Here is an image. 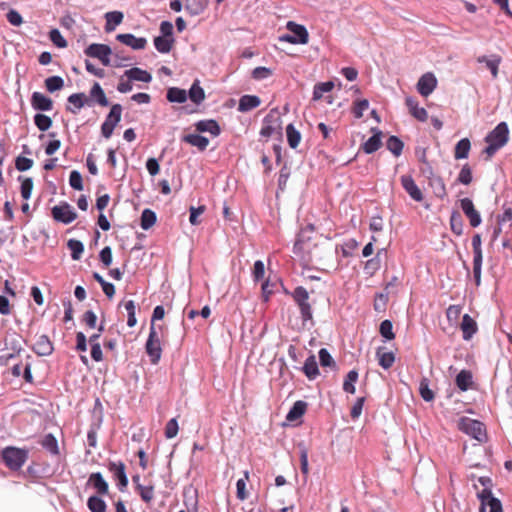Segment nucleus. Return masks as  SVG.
I'll return each instance as SVG.
<instances>
[{
    "label": "nucleus",
    "mask_w": 512,
    "mask_h": 512,
    "mask_svg": "<svg viewBox=\"0 0 512 512\" xmlns=\"http://www.w3.org/2000/svg\"><path fill=\"white\" fill-rule=\"evenodd\" d=\"M509 130L505 122L499 123L488 135L485 137L487 147L484 149L486 158L490 159L500 148L508 142Z\"/></svg>",
    "instance_id": "f257e3e1"
},
{
    "label": "nucleus",
    "mask_w": 512,
    "mask_h": 512,
    "mask_svg": "<svg viewBox=\"0 0 512 512\" xmlns=\"http://www.w3.org/2000/svg\"><path fill=\"white\" fill-rule=\"evenodd\" d=\"M291 297L300 311L302 321L305 323L312 320V301L308 291L302 286H297L291 292Z\"/></svg>",
    "instance_id": "f03ea898"
},
{
    "label": "nucleus",
    "mask_w": 512,
    "mask_h": 512,
    "mask_svg": "<svg viewBox=\"0 0 512 512\" xmlns=\"http://www.w3.org/2000/svg\"><path fill=\"white\" fill-rule=\"evenodd\" d=\"M315 248H317V244L309 236H306L305 232H301L294 244L293 252L304 264L308 265L313 260V250Z\"/></svg>",
    "instance_id": "7ed1b4c3"
},
{
    "label": "nucleus",
    "mask_w": 512,
    "mask_h": 512,
    "mask_svg": "<svg viewBox=\"0 0 512 512\" xmlns=\"http://www.w3.org/2000/svg\"><path fill=\"white\" fill-rule=\"evenodd\" d=\"M457 427L460 431L479 442H483L486 438L485 426L478 420L464 416L458 420Z\"/></svg>",
    "instance_id": "20e7f679"
},
{
    "label": "nucleus",
    "mask_w": 512,
    "mask_h": 512,
    "mask_svg": "<svg viewBox=\"0 0 512 512\" xmlns=\"http://www.w3.org/2000/svg\"><path fill=\"white\" fill-rule=\"evenodd\" d=\"M286 28L292 34H286L280 37V40L290 44H307L309 41V33L305 26L289 21Z\"/></svg>",
    "instance_id": "39448f33"
},
{
    "label": "nucleus",
    "mask_w": 512,
    "mask_h": 512,
    "mask_svg": "<svg viewBox=\"0 0 512 512\" xmlns=\"http://www.w3.org/2000/svg\"><path fill=\"white\" fill-rule=\"evenodd\" d=\"M146 353L150 357L152 364H157L161 358L162 348L158 332L154 325H151L148 340L146 342Z\"/></svg>",
    "instance_id": "423d86ee"
},
{
    "label": "nucleus",
    "mask_w": 512,
    "mask_h": 512,
    "mask_svg": "<svg viewBox=\"0 0 512 512\" xmlns=\"http://www.w3.org/2000/svg\"><path fill=\"white\" fill-rule=\"evenodd\" d=\"M2 458L10 469H19L27 459V452L15 447H7L2 452Z\"/></svg>",
    "instance_id": "0eeeda50"
},
{
    "label": "nucleus",
    "mask_w": 512,
    "mask_h": 512,
    "mask_svg": "<svg viewBox=\"0 0 512 512\" xmlns=\"http://www.w3.org/2000/svg\"><path fill=\"white\" fill-rule=\"evenodd\" d=\"M122 106L120 104H114L111 107L106 120L101 126V133L105 138H110L114 128L121 120Z\"/></svg>",
    "instance_id": "6e6552de"
},
{
    "label": "nucleus",
    "mask_w": 512,
    "mask_h": 512,
    "mask_svg": "<svg viewBox=\"0 0 512 512\" xmlns=\"http://www.w3.org/2000/svg\"><path fill=\"white\" fill-rule=\"evenodd\" d=\"M472 247L474 253L473 259V274L475 284L477 286L481 283V266H482V249H481V237L479 234H475L472 237Z\"/></svg>",
    "instance_id": "1a4fd4ad"
},
{
    "label": "nucleus",
    "mask_w": 512,
    "mask_h": 512,
    "mask_svg": "<svg viewBox=\"0 0 512 512\" xmlns=\"http://www.w3.org/2000/svg\"><path fill=\"white\" fill-rule=\"evenodd\" d=\"M111 53V48L106 44L93 43L85 49L87 56L99 59L104 66L110 65L109 56Z\"/></svg>",
    "instance_id": "9d476101"
},
{
    "label": "nucleus",
    "mask_w": 512,
    "mask_h": 512,
    "mask_svg": "<svg viewBox=\"0 0 512 512\" xmlns=\"http://www.w3.org/2000/svg\"><path fill=\"white\" fill-rule=\"evenodd\" d=\"M52 215L55 220L62 222L64 224L71 223L77 217L76 212L67 203H63V204L53 207Z\"/></svg>",
    "instance_id": "9b49d317"
},
{
    "label": "nucleus",
    "mask_w": 512,
    "mask_h": 512,
    "mask_svg": "<svg viewBox=\"0 0 512 512\" xmlns=\"http://www.w3.org/2000/svg\"><path fill=\"white\" fill-rule=\"evenodd\" d=\"M125 464L119 462H109L108 470L113 474L114 479L117 481V485L120 491H124L128 485V478L125 471Z\"/></svg>",
    "instance_id": "f8f14e48"
},
{
    "label": "nucleus",
    "mask_w": 512,
    "mask_h": 512,
    "mask_svg": "<svg viewBox=\"0 0 512 512\" xmlns=\"http://www.w3.org/2000/svg\"><path fill=\"white\" fill-rule=\"evenodd\" d=\"M37 442L51 456L58 457L60 455L58 441L53 433L40 434Z\"/></svg>",
    "instance_id": "ddd939ff"
},
{
    "label": "nucleus",
    "mask_w": 512,
    "mask_h": 512,
    "mask_svg": "<svg viewBox=\"0 0 512 512\" xmlns=\"http://www.w3.org/2000/svg\"><path fill=\"white\" fill-rule=\"evenodd\" d=\"M437 79L431 72L423 74L417 82V91L424 97H428L437 87Z\"/></svg>",
    "instance_id": "4468645a"
},
{
    "label": "nucleus",
    "mask_w": 512,
    "mask_h": 512,
    "mask_svg": "<svg viewBox=\"0 0 512 512\" xmlns=\"http://www.w3.org/2000/svg\"><path fill=\"white\" fill-rule=\"evenodd\" d=\"M460 206L463 213L468 218L469 224L474 228L478 227L481 224V216L476 210L473 201L470 198H463L460 200Z\"/></svg>",
    "instance_id": "2eb2a0df"
},
{
    "label": "nucleus",
    "mask_w": 512,
    "mask_h": 512,
    "mask_svg": "<svg viewBox=\"0 0 512 512\" xmlns=\"http://www.w3.org/2000/svg\"><path fill=\"white\" fill-rule=\"evenodd\" d=\"M402 187L409 194V196L417 201L421 202L423 200V193L415 183L414 179L410 175H402L400 178Z\"/></svg>",
    "instance_id": "dca6fc26"
},
{
    "label": "nucleus",
    "mask_w": 512,
    "mask_h": 512,
    "mask_svg": "<svg viewBox=\"0 0 512 512\" xmlns=\"http://www.w3.org/2000/svg\"><path fill=\"white\" fill-rule=\"evenodd\" d=\"M116 39L121 42L122 44H125L129 47H131L134 50H141L144 49L147 45V40L144 37H135L133 34L125 33V34H118L116 36Z\"/></svg>",
    "instance_id": "f3484780"
},
{
    "label": "nucleus",
    "mask_w": 512,
    "mask_h": 512,
    "mask_svg": "<svg viewBox=\"0 0 512 512\" xmlns=\"http://www.w3.org/2000/svg\"><path fill=\"white\" fill-rule=\"evenodd\" d=\"M460 329L463 334V339L468 341L477 333L478 325L469 314H464L460 324Z\"/></svg>",
    "instance_id": "a211bd4d"
},
{
    "label": "nucleus",
    "mask_w": 512,
    "mask_h": 512,
    "mask_svg": "<svg viewBox=\"0 0 512 512\" xmlns=\"http://www.w3.org/2000/svg\"><path fill=\"white\" fill-rule=\"evenodd\" d=\"M409 113L421 122L428 119V113L425 108L418 106V101L414 97H407L405 100Z\"/></svg>",
    "instance_id": "6ab92c4d"
},
{
    "label": "nucleus",
    "mask_w": 512,
    "mask_h": 512,
    "mask_svg": "<svg viewBox=\"0 0 512 512\" xmlns=\"http://www.w3.org/2000/svg\"><path fill=\"white\" fill-rule=\"evenodd\" d=\"M478 63H485L486 67L490 70L491 75L494 79L498 77L499 66L502 62L500 55L494 54L490 58L487 56H479L477 58Z\"/></svg>",
    "instance_id": "aec40b11"
},
{
    "label": "nucleus",
    "mask_w": 512,
    "mask_h": 512,
    "mask_svg": "<svg viewBox=\"0 0 512 512\" xmlns=\"http://www.w3.org/2000/svg\"><path fill=\"white\" fill-rule=\"evenodd\" d=\"M88 484L92 485L99 495H106L109 490L108 483L100 472L92 473L89 476Z\"/></svg>",
    "instance_id": "412c9836"
},
{
    "label": "nucleus",
    "mask_w": 512,
    "mask_h": 512,
    "mask_svg": "<svg viewBox=\"0 0 512 512\" xmlns=\"http://www.w3.org/2000/svg\"><path fill=\"white\" fill-rule=\"evenodd\" d=\"M261 104V99L256 95H243L239 99L238 111L248 112L251 111Z\"/></svg>",
    "instance_id": "4be33fe9"
},
{
    "label": "nucleus",
    "mask_w": 512,
    "mask_h": 512,
    "mask_svg": "<svg viewBox=\"0 0 512 512\" xmlns=\"http://www.w3.org/2000/svg\"><path fill=\"white\" fill-rule=\"evenodd\" d=\"M372 131L375 133L362 145L363 151L367 154L374 153L382 145V141H381L382 132L377 129H372Z\"/></svg>",
    "instance_id": "5701e85b"
},
{
    "label": "nucleus",
    "mask_w": 512,
    "mask_h": 512,
    "mask_svg": "<svg viewBox=\"0 0 512 512\" xmlns=\"http://www.w3.org/2000/svg\"><path fill=\"white\" fill-rule=\"evenodd\" d=\"M53 344L50 341V339L42 335L38 338L36 342V347H34V353H36L39 356H47L50 355L53 352Z\"/></svg>",
    "instance_id": "b1692460"
},
{
    "label": "nucleus",
    "mask_w": 512,
    "mask_h": 512,
    "mask_svg": "<svg viewBox=\"0 0 512 512\" xmlns=\"http://www.w3.org/2000/svg\"><path fill=\"white\" fill-rule=\"evenodd\" d=\"M195 127L198 132H209L213 136H218L221 131L219 124L213 119L198 121Z\"/></svg>",
    "instance_id": "393cba45"
},
{
    "label": "nucleus",
    "mask_w": 512,
    "mask_h": 512,
    "mask_svg": "<svg viewBox=\"0 0 512 512\" xmlns=\"http://www.w3.org/2000/svg\"><path fill=\"white\" fill-rule=\"evenodd\" d=\"M182 140L192 146L204 151L209 145V139L199 134H188L183 136Z\"/></svg>",
    "instance_id": "a878e982"
},
{
    "label": "nucleus",
    "mask_w": 512,
    "mask_h": 512,
    "mask_svg": "<svg viewBox=\"0 0 512 512\" xmlns=\"http://www.w3.org/2000/svg\"><path fill=\"white\" fill-rule=\"evenodd\" d=\"M303 372L310 380H314L319 375V369L315 355H310L306 359L303 366Z\"/></svg>",
    "instance_id": "bb28decb"
},
{
    "label": "nucleus",
    "mask_w": 512,
    "mask_h": 512,
    "mask_svg": "<svg viewBox=\"0 0 512 512\" xmlns=\"http://www.w3.org/2000/svg\"><path fill=\"white\" fill-rule=\"evenodd\" d=\"M125 76H127L129 80L141 81L146 83L152 80V76L149 72L137 67L126 70Z\"/></svg>",
    "instance_id": "cd10ccee"
},
{
    "label": "nucleus",
    "mask_w": 512,
    "mask_h": 512,
    "mask_svg": "<svg viewBox=\"0 0 512 512\" xmlns=\"http://www.w3.org/2000/svg\"><path fill=\"white\" fill-rule=\"evenodd\" d=\"M18 180L22 182L21 196L25 201H27L31 195L32 181L30 178L22 179V177H19ZM21 209L24 213H27L30 209L28 202H24L21 206Z\"/></svg>",
    "instance_id": "c85d7f7f"
},
{
    "label": "nucleus",
    "mask_w": 512,
    "mask_h": 512,
    "mask_svg": "<svg viewBox=\"0 0 512 512\" xmlns=\"http://www.w3.org/2000/svg\"><path fill=\"white\" fill-rule=\"evenodd\" d=\"M376 356L379 361V365L384 369H389L395 362V355L392 352L384 351L383 347H379L376 352Z\"/></svg>",
    "instance_id": "c756f323"
},
{
    "label": "nucleus",
    "mask_w": 512,
    "mask_h": 512,
    "mask_svg": "<svg viewBox=\"0 0 512 512\" xmlns=\"http://www.w3.org/2000/svg\"><path fill=\"white\" fill-rule=\"evenodd\" d=\"M53 108V101L51 98L42 93L34 92V109L41 111H50Z\"/></svg>",
    "instance_id": "7c9ffc66"
},
{
    "label": "nucleus",
    "mask_w": 512,
    "mask_h": 512,
    "mask_svg": "<svg viewBox=\"0 0 512 512\" xmlns=\"http://www.w3.org/2000/svg\"><path fill=\"white\" fill-rule=\"evenodd\" d=\"M455 382L461 391H467L472 384V373L469 370H461L457 374Z\"/></svg>",
    "instance_id": "2f4dec72"
},
{
    "label": "nucleus",
    "mask_w": 512,
    "mask_h": 512,
    "mask_svg": "<svg viewBox=\"0 0 512 512\" xmlns=\"http://www.w3.org/2000/svg\"><path fill=\"white\" fill-rule=\"evenodd\" d=\"M105 18H106L105 30L107 32H111L115 29V27L117 25H119L122 22L123 13L120 11L107 12L105 14Z\"/></svg>",
    "instance_id": "473e14b6"
},
{
    "label": "nucleus",
    "mask_w": 512,
    "mask_h": 512,
    "mask_svg": "<svg viewBox=\"0 0 512 512\" xmlns=\"http://www.w3.org/2000/svg\"><path fill=\"white\" fill-rule=\"evenodd\" d=\"M87 99L84 93H75L68 97V103L73 105L74 108L67 107V110L76 114L86 103Z\"/></svg>",
    "instance_id": "72a5a7b5"
},
{
    "label": "nucleus",
    "mask_w": 512,
    "mask_h": 512,
    "mask_svg": "<svg viewBox=\"0 0 512 512\" xmlns=\"http://www.w3.org/2000/svg\"><path fill=\"white\" fill-rule=\"evenodd\" d=\"M334 86L335 85H334L333 81L317 83L313 89V100L314 101L320 100L325 93L331 92L333 90Z\"/></svg>",
    "instance_id": "f704fd0d"
},
{
    "label": "nucleus",
    "mask_w": 512,
    "mask_h": 512,
    "mask_svg": "<svg viewBox=\"0 0 512 512\" xmlns=\"http://www.w3.org/2000/svg\"><path fill=\"white\" fill-rule=\"evenodd\" d=\"M166 98L169 102L184 103L187 100V92L184 89L171 87L167 91Z\"/></svg>",
    "instance_id": "c9c22d12"
},
{
    "label": "nucleus",
    "mask_w": 512,
    "mask_h": 512,
    "mask_svg": "<svg viewBox=\"0 0 512 512\" xmlns=\"http://www.w3.org/2000/svg\"><path fill=\"white\" fill-rule=\"evenodd\" d=\"M471 144L469 139H461L455 146L454 157L455 159H465L468 157Z\"/></svg>",
    "instance_id": "e433bc0d"
},
{
    "label": "nucleus",
    "mask_w": 512,
    "mask_h": 512,
    "mask_svg": "<svg viewBox=\"0 0 512 512\" xmlns=\"http://www.w3.org/2000/svg\"><path fill=\"white\" fill-rule=\"evenodd\" d=\"M189 98L195 104H200L205 99V92L203 88L199 85V81L196 80L190 90H189Z\"/></svg>",
    "instance_id": "4c0bfd02"
},
{
    "label": "nucleus",
    "mask_w": 512,
    "mask_h": 512,
    "mask_svg": "<svg viewBox=\"0 0 512 512\" xmlns=\"http://www.w3.org/2000/svg\"><path fill=\"white\" fill-rule=\"evenodd\" d=\"M286 135H287V141H288L289 146L293 149L298 147V145L301 141V134L298 130L295 129L293 124L287 125Z\"/></svg>",
    "instance_id": "58836bf2"
},
{
    "label": "nucleus",
    "mask_w": 512,
    "mask_h": 512,
    "mask_svg": "<svg viewBox=\"0 0 512 512\" xmlns=\"http://www.w3.org/2000/svg\"><path fill=\"white\" fill-rule=\"evenodd\" d=\"M174 40L165 36H158L154 39V45L160 53H169Z\"/></svg>",
    "instance_id": "ea45409f"
},
{
    "label": "nucleus",
    "mask_w": 512,
    "mask_h": 512,
    "mask_svg": "<svg viewBox=\"0 0 512 512\" xmlns=\"http://www.w3.org/2000/svg\"><path fill=\"white\" fill-rule=\"evenodd\" d=\"M387 149L396 157L400 156L403 150V142L397 136H390L386 142Z\"/></svg>",
    "instance_id": "a19ab883"
},
{
    "label": "nucleus",
    "mask_w": 512,
    "mask_h": 512,
    "mask_svg": "<svg viewBox=\"0 0 512 512\" xmlns=\"http://www.w3.org/2000/svg\"><path fill=\"white\" fill-rule=\"evenodd\" d=\"M87 506L91 512H106L107 508L105 501L98 496L89 497Z\"/></svg>",
    "instance_id": "79ce46f5"
},
{
    "label": "nucleus",
    "mask_w": 512,
    "mask_h": 512,
    "mask_svg": "<svg viewBox=\"0 0 512 512\" xmlns=\"http://www.w3.org/2000/svg\"><path fill=\"white\" fill-rule=\"evenodd\" d=\"M156 223V214L150 209L143 210L141 214V228L150 229Z\"/></svg>",
    "instance_id": "37998d69"
},
{
    "label": "nucleus",
    "mask_w": 512,
    "mask_h": 512,
    "mask_svg": "<svg viewBox=\"0 0 512 512\" xmlns=\"http://www.w3.org/2000/svg\"><path fill=\"white\" fill-rule=\"evenodd\" d=\"M358 380V372L356 370H351L346 375V378L343 383V390L347 393L354 394L355 393V386L354 384Z\"/></svg>",
    "instance_id": "c03bdc74"
},
{
    "label": "nucleus",
    "mask_w": 512,
    "mask_h": 512,
    "mask_svg": "<svg viewBox=\"0 0 512 512\" xmlns=\"http://www.w3.org/2000/svg\"><path fill=\"white\" fill-rule=\"evenodd\" d=\"M45 87L48 92L53 93L64 87V80L60 76H51L45 80Z\"/></svg>",
    "instance_id": "a18cd8bd"
},
{
    "label": "nucleus",
    "mask_w": 512,
    "mask_h": 512,
    "mask_svg": "<svg viewBox=\"0 0 512 512\" xmlns=\"http://www.w3.org/2000/svg\"><path fill=\"white\" fill-rule=\"evenodd\" d=\"M305 410H306V403L302 402V401H297L293 405L291 410L288 412L286 418L289 421H294V420L300 418L305 413Z\"/></svg>",
    "instance_id": "49530a36"
},
{
    "label": "nucleus",
    "mask_w": 512,
    "mask_h": 512,
    "mask_svg": "<svg viewBox=\"0 0 512 512\" xmlns=\"http://www.w3.org/2000/svg\"><path fill=\"white\" fill-rule=\"evenodd\" d=\"M67 246L71 251L72 259L79 260L84 251V246L82 242L76 239H70L67 243Z\"/></svg>",
    "instance_id": "de8ad7c7"
},
{
    "label": "nucleus",
    "mask_w": 512,
    "mask_h": 512,
    "mask_svg": "<svg viewBox=\"0 0 512 512\" xmlns=\"http://www.w3.org/2000/svg\"><path fill=\"white\" fill-rule=\"evenodd\" d=\"M451 230L456 235H461L463 232V222L459 212L454 211L450 217Z\"/></svg>",
    "instance_id": "09e8293b"
},
{
    "label": "nucleus",
    "mask_w": 512,
    "mask_h": 512,
    "mask_svg": "<svg viewBox=\"0 0 512 512\" xmlns=\"http://www.w3.org/2000/svg\"><path fill=\"white\" fill-rule=\"evenodd\" d=\"M142 501L145 503H150L154 498V486L153 485H138V490H136Z\"/></svg>",
    "instance_id": "8fccbe9b"
},
{
    "label": "nucleus",
    "mask_w": 512,
    "mask_h": 512,
    "mask_svg": "<svg viewBox=\"0 0 512 512\" xmlns=\"http://www.w3.org/2000/svg\"><path fill=\"white\" fill-rule=\"evenodd\" d=\"M249 479V472L245 471L244 478L239 479L236 483L237 488V498L239 500H245L248 497V492L246 490V481Z\"/></svg>",
    "instance_id": "3c124183"
},
{
    "label": "nucleus",
    "mask_w": 512,
    "mask_h": 512,
    "mask_svg": "<svg viewBox=\"0 0 512 512\" xmlns=\"http://www.w3.org/2000/svg\"><path fill=\"white\" fill-rule=\"evenodd\" d=\"M34 124L41 130L46 131L52 125V120L49 116L44 114L34 115Z\"/></svg>",
    "instance_id": "603ef678"
},
{
    "label": "nucleus",
    "mask_w": 512,
    "mask_h": 512,
    "mask_svg": "<svg viewBox=\"0 0 512 512\" xmlns=\"http://www.w3.org/2000/svg\"><path fill=\"white\" fill-rule=\"evenodd\" d=\"M91 96L97 100L101 106H107L108 100L101 86L95 83L91 89Z\"/></svg>",
    "instance_id": "864d4df0"
},
{
    "label": "nucleus",
    "mask_w": 512,
    "mask_h": 512,
    "mask_svg": "<svg viewBox=\"0 0 512 512\" xmlns=\"http://www.w3.org/2000/svg\"><path fill=\"white\" fill-rule=\"evenodd\" d=\"M379 332L387 340H393L395 338L393 325L390 320H384L381 322Z\"/></svg>",
    "instance_id": "5fc2aeb1"
},
{
    "label": "nucleus",
    "mask_w": 512,
    "mask_h": 512,
    "mask_svg": "<svg viewBox=\"0 0 512 512\" xmlns=\"http://www.w3.org/2000/svg\"><path fill=\"white\" fill-rule=\"evenodd\" d=\"M49 38L52 41V43L58 48H66L68 45L67 41L61 35L58 29H52L49 32Z\"/></svg>",
    "instance_id": "6e6d98bb"
},
{
    "label": "nucleus",
    "mask_w": 512,
    "mask_h": 512,
    "mask_svg": "<svg viewBox=\"0 0 512 512\" xmlns=\"http://www.w3.org/2000/svg\"><path fill=\"white\" fill-rule=\"evenodd\" d=\"M419 392H420V395L423 398V400H425L426 402H430V401L434 400L435 395H434L433 391L429 388L427 379L421 380L420 386H419Z\"/></svg>",
    "instance_id": "4d7b16f0"
},
{
    "label": "nucleus",
    "mask_w": 512,
    "mask_h": 512,
    "mask_svg": "<svg viewBox=\"0 0 512 512\" xmlns=\"http://www.w3.org/2000/svg\"><path fill=\"white\" fill-rule=\"evenodd\" d=\"M369 107V102L366 99L358 100L354 103L352 108V113L355 118L360 119L363 117L364 111H366Z\"/></svg>",
    "instance_id": "13d9d810"
},
{
    "label": "nucleus",
    "mask_w": 512,
    "mask_h": 512,
    "mask_svg": "<svg viewBox=\"0 0 512 512\" xmlns=\"http://www.w3.org/2000/svg\"><path fill=\"white\" fill-rule=\"evenodd\" d=\"M185 9L192 15H198L205 9V4L198 0H187Z\"/></svg>",
    "instance_id": "bf43d9fd"
},
{
    "label": "nucleus",
    "mask_w": 512,
    "mask_h": 512,
    "mask_svg": "<svg viewBox=\"0 0 512 512\" xmlns=\"http://www.w3.org/2000/svg\"><path fill=\"white\" fill-rule=\"evenodd\" d=\"M69 184L70 186L75 189V190H78V191H81L83 190V179H82V175L77 171V170H73L71 173H70V176H69Z\"/></svg>",
    "instance_id": "052dcab7"
},
{
    "label": "nucleus",
    "mask_w": 512,
    "mask_h": 512,
    "mask_svg": "<svg viewBox=\"0 0 512 512\" xmlns=\"http://www.w3.org/2000/svg\"><path fill=\"white\" fill-rule=\"evenodd\" d=\"M179 431V426L176 418L170 419L165 426V437L168 439H172L177 436Z\"/></svg>",
    "instance_id": "680f3d73"
},
{
    "label": "nucleus",
    "mask_w": 512,
    "mask_h": 512,
    "mask_svg": "<svg viewBox=\"0 0 512 512\" xmlns=\"http://www.w3.org/2000/svg\"><path fill=\"white\" fill-rule=\"evenodd\" d=\"M272 74H273V71L270 68L260 66V67H256L255 69H253L252 78L254 80L260 81V80L269 78L270 76H272Z\"/></svg>",
    "instance_id": "e2e57ef3"
},
{
    "label": "nucleus",
    "mask_w": 512,
    "mask_h": 512,
    "mask_svg": "<svg viewBox=\"0 0 512 512\" xmlns=\"http://www.w3.org/2000/svg\"><path fill=\"white\" fill-rule=\"evenodd\" d=\"M458 181L464 185H469L472 182V171L468 164L462 167L458 175Z\"/></svg>",
    "instance_id": "0e129e2a"
},
{
    "label": "nucleus",
    "mask_w": 512,
    "mask_h": 512,
    "mask_svg": "<svg viewBox=\"0 0 512 512\" xmlns=\"http://www.w3.org/2000/svg\"><path fill=\"white\" fill-rule=\"evenodd\" d=\"M319 360H320V364L323 367L332 366V365L334 366L335 365V362H334L332 356L330 355L328 350L325 349V348L320 349V351H319Z\"/></svg>",
    "instance_id": "69168bd1"
},
{
    "label": "nucleus",
    "mask_w": 512,
    "mask_h": 512,
    "mask_svg": "<svg viewBox=\"0 0 512 512\" xmlns=\"http://www.w3.org/2000/svg\"><path fill=\"white\" fill-rule=\"evenodd\" d=\"M477 497L481 501L480 512H485L486 501L492 498V492L489 487L484 488L482 491L477 493Z\"/></svg>",
    "instance_id": "338daca9"
},
{
    "label": "nucleus",
    "mask_w": 512,
    "mask_h": 512,
    "mask_svg": "<svg viewBox=\"0 0 512 512\" xmlns=\"http://www.w3.org/2000/svg\"><path fill=\"white\" fill-rule=\"evenodd\" d=\"M265 266L261 260H257L253 267V278L255 281H260L264 278Z\"/></svg>",
    "instance_id": "774afa93"
}]
</instances>
